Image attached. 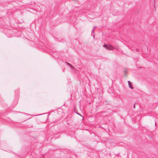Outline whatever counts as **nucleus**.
<instances>
[{"label": "nucleus", "mask_w": 158, "mask_h": 158, "mask_svg": "<svg viewBox=\"0 0 158 158\" xmlns=\"http://www.w3.org/2000/svg\"><path fill=\"white\" fill-rule=\"evenodd\" d=\"M114 47L111 45H107V49L109 50H113L114 49Z\"/></svg>", "instance_id": "1"}, {"label": "nucleus", "mask_w": 158, "mask_h": 158, "mask_svg": "<svg viewBox=\"0 0 158 158\" xmlns=\"http://www.w3.org/2000/svg\"><path fill=\"white\" fill-rule=\"evenodd\" d=\"M127 82L128 83V85H129V88L131 89H133V88L130 82L129 81H127Z\"/></svg>", "instance_id": "2"}, {"label": "nucleus", "mask_w": 158, "mask_h": 158, "mask_svg": "<svg viewBox=\"0 0 158 158\" xmlns=\"http://www.w3.org/2000/svg\"><path fill=\"white\" fill-rule=\"evenodd\" d=\"M67 64H68L69 66L71 68V69H75L74 67L72 65L68 63V62H67Z\"/></svg>", "instance_id": "3"}, {"label": "nucleus", "mask_w": 158, "mask_h": 158, "mask_svg": "<svg viewBox=\"0 0 158 158\" xmlns=\"http://www.w3.org/2000/svg\"><path fill=\"white\" fill-rule=\"evenodd\" d=\"M103 46L106 49H107V45L104 44V45H103Z\"/></svg>", "instance_id": "4"}, {"label": "nucleus", "mask_w": 158, "mask_h": 158, "mask_svg": "<svg viewBox=\"0 0 158 158\" xmlns=\"http://www.w3.org/2000/svg\"><path fill=\"white\" fill-rule=\"evenodd\" d=\"M96 26H94V28H93V30H94V29L96 28Z\"/></svg>", "instance_id": "5"}, {"label": "nucleus", "mask_w": 158, "mask_h": 158, "mask_svg": "<svg viewBox=\"0 0 158 158\" xmlns=\"http://www.w3.org/2000/svg\"><path fill=\"white\" fill-rule=\"evenodd\" d=\"M138 50H139V49H136V51L137 52H138Z\"/></svg>", "instance_id": "6"}, {"label": "nucleus", "mask_w": 158, "mask_h": 158, "mask_svg": "<svg viewBox=\"0 0 158 158\" xmlns=\"http://www.w3.org/2000/svg\"><path fill=\"white\" fill-rule=\"evenodd\" d=\"M133 107H134V108H135V105H134Z\"/></svg>", "instance_id": "7"}, {"label": "nucleus", "mask_w": 158, "mask_h": 158, "mask_svg": "<svg viewBox=\"0 0 158 158\" xmlns=\"http://www.w3.org/2000/svg\"><path fill=\"white\" fill-rule=\"evenodd\" d=\"M94 30H93H93H92V32H94Z\"/></svg>", "instance_id": "8"}, {"label": "nucleus", "mask_w": 158, "mask_h": 158, "mask_svg": "<svg viewBox=\"0 0 158 158\" xmlns=\"http://www.w3.org/2000/svg\"><path fill=\"white\" fill-rule=\"evenodd\" d=\"M77 114H78L79 115H81L80 114H78V113H77Z\"/></svg>", "instance_id": "9"}, {"label": "nucleus", "mask_w": 158, "mask_h": 158, "mask_svg": "<svg viewBox=\"0 0 158 158\" xmlns=\"http://www.w3.org/2000/svg\"><path fill=\"white\" fill-rule=\"evenodd\" d=\"M155 125H156V123L155 124Z\"/></svg>", "instance_id": "10"}]
</instances>
